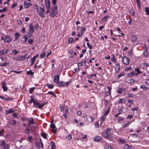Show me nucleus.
I'll list each match as a JSON object with an SVG mask.
<instances>
[{
    "instance_id": "15",
    "label": "nucleus",
    "mask_w": 149,
    "mask_h": 149,
    "mask_svg": "<svg viewBox=\"0 0 149 149\" xmlns=\"http://www.w3.org/2000/svg\"><path fill=\"white\" fill-rule=\"evenodd\" d=\"M1 39L3 40L4 42H9L12 40L11 38H1Z\"/></svg>"
},
{
    "instance_id": "19",
    "label": "nucleus",
    "mask_w": 149,
    "mask_h": 149,
    "mask_svg": "<svg viewBox=\"0 0 149 149\" xmlns=\"http://www.w3.org/2000/svg\"><path fill=\"white\" fill-rule=\"evenodd\" d=\"M140 88H142L144 90H149V87L143 85L140 86Z\"/></svg>"
},
{
    "instance_id": "62",
    "label": "nucleus",
    "mask_w": 149,
    "mask_h": 149,
    "mask_svg": "<svg viewBox=\"0 0 149 149\" xmlns=\"http://www.w3.org/2000/svg\"><path fill=\"white\" fill-rule=\"evenodd\" d=\"M139 108L137 107H135L134 108L132 109V110L133 111H137L138 110Z\"/></svg>"
},
{
    "instance_id": "56",
    "label": "nucleus",
    "mask_w": 149,
    "mask_h": 149,
    "mask_svg": "<svg viewBox=\"0 0 149 149\" xmlns=\"http://www.w3.org/2000/svg\"><path fill=\"white\" fill-rule=\"evenodd\" d=\"M128 54L129 56H132V49L130 50Z\"/></svg>"
},
{
    "instance_id": "6",
    "label": "nucleus",
    "mask_w": 149,
    "mask_h": 149,
    "mask_svg": "<svg viewBox=\"0 0 149 149\" xmlns=\"http://www.w3.org/2000/svg\"><path fill=\"white\" fill-rule=\"evenodd\" d=\"M46 8L47 10L46 13L48 14L49 12L50 3L49 0H45Z\"/></svg>"
},
{
    "instance_id": "26",
    "label": "nucleus",
    "mask_w": 149,
    "mask_h": 149,
    "mask_svg": "<svg viewBox=\"0 0 149 149\" xmlns=\"http://www.w3.org/2000/svg\"><path fill=\"white\" fill-rule=\"evenodd\" d=\"M9 123L12 125H14L16 124V121L15 120L13 121H10L9 122Z\"/></svg>"
},
{
    "instance_id": "48",
    "label": "nucleus",
    "mask_w": 149,
    "mask_h": 149,
    "mask_svg": "<svg viewBox=\"0 0 149 149\" xmlns=\"http://www.w3.org/2000/svg\"><path fill=\"white\" fill-rule=\"evenodd\" d=\"M12 53L14 55H16L18 53V51L14 50L13 51Z\"/></svg>"
},
{
    "instance_id": "61",
    "label": "nucleus",
    "mask_w": 149,
    "mask_h": 149,
    "mask_svg": "<svg viewBox=\"0 0 149 149\" xmlns=\"http://www.w3.org/2000/svg\"><path fill=\"white\" fill-rule=\"evenodd\" d=\"M33 40L32 39H30L28 40V43L30 44H32L33 43Z\"/></svg>"
},
{
    "instance_id": "2",
    "label": "nucleus",
    "mask_w": 149,
    "mask_h": 149,
    "mask_svg": "<svg viewBox=\"0 0 149 149\" xmlns=\"http://www.w3.org/2000/svg\"><path fill=\"white\" fill-rule=\"evenodd\" d=\"M37 11L39 15L41 17L43 18L45 17L43 13V12L45 11V7L44 6H42V7H40L39 9L38 10V9Z\"/></svg>"
},
{
    "instance_id": "46",
    "label": "nucleus",
    "mask_w": 149,
    "mask_h": 149,
    "mask_svg": "<svg viewBox=\"0 0 149 149\" xmlns=\"http://www.w3.org/2000/svg\"><path fill=\"white\" fill-rule=\"evenodd\" d=\"M105 149H114L111 146L108 145L107 146H106V148Z\"/></svg>"
},
{
    "instance_id": "50",
    "label": "nucleus",
    "mask_w": 149,
    "mask_h": 149,
    "mask_svg": "<svg viewBox=\"0 0 149 149\" xmlns=\"http://www.w3.org/2000/svg\"><path fill=\"white\" fill-rule=\"evenodd\" d=\"M105 130L107 131V132H109V133L111 134V128H108Z\"/></svg>"
},
{
    "instance_id": "51",
    "label": "nucleus",
    "mask_w": 149,
    "mask_h": 149,
    "mask_svg": "<svg viewBox=\"0 0 149 149\" xmlns=\"http://www.w3.org/2000/svg\"><path fill=\"white\" fill-rule=\"evenodd\" d=\"M7 9L6 8H4L0 10V13L4 12L6 11Z\"/></svg>"
},
{
    "instance_id": "53",
    "label": "nucleus",
    "mask_w": 149,
    "mask_h": 149,
    "mask_svg": "<svg viewBox=\"0 0 149 149\" xmlns=\"http://www.w3.org/2000/svg\"><path fill=\"white\" fill-rule=\"evenodd\" d=\"M39 143L41 145V147L42 148L43 147V144L42 143V141L40 138Z\"/></svg>"
},
{
    "instance_id": "37",
    "label": "nucleus",
    "mask_w": 149,
    "mask_h": 149,
    "mask_svg": "<svg viewBox=\"0 0 149 149\" xmlns=\"http://www.w3.org/2000/svg\"><path fill=\"white\" fill-rule=\"evenodd\" d=\"M130 122H128L127 123H126V124L123 125V128H125L127 127H128L130 124Z\"/></svg>"
},
{
    "instance_id": "27",
    "label": "nucleus",
    "mask_w": 149,
    "mask_h": 149,
    "mask_svg": "<svg viewBox=\"0 0 149 149\" xmlns=\"http://www.w3.org/2000/svg\"><path fill=\"white\" fill-rule=\"evenodd\" d=\"M109 16L108 15H106L105 17H104L102 19V22H105L107 19L108 18Z\"/></svg>"
},
{
    "instance_id": "47",
    "label": "nucleus",
    "mask_w": 149,
    "mask_h": 149,
    "mask_svg": "<svg viewBox=\"0 0 149 149\" xmlns=\"http://www.w3.org/2000/svg\"><path fill=\"white\" fill-rule=\"evenodd\" d=\"M125 74L123 72L120 73L118 75V78H119L122 76H124Z\"/></svg>"
},
{
    "instance_id": "21",
    "label": "nucleus",
    "mask_w": 149,
    "mask_h": 149,
    "mask_svg": "<svg viewBox=\"0 0 149 149\" xmlns=\"http://www.w3.org/2000/svg\"><path fill=\"white\" fill-rule=\"evenodd\" d=\"M14 112L13 110L9 109V110H6V115H7L8 114L12 113Z\"/></svg>"
},
{
    "instance_id": "17",
    "label": "nucleus",
    "mask_w": 149,
    "mask_h": 149,
    "mask_svg": "<svg viewBox=\"0 0 149 149\" xmlns=\"http://www.w3.org/2000/svg\"><path fill=\"white\" fill-rule=\"evenodd\" d=\"M65 82L63 81H61L60 82H58L57 83V84L60 87H63L64 86Z\"/></svg>"
},
{
    "instance_id": "1",
    "label": "nucleus",
    "mask_w": 149,
    "mask_h": 149,
    "mask_svg": "<svg viewBox=\"0 0 149 149\" xmlns=\"http://www.w3.org/2000/svg\"><path fill=\"white\" fill-rule=\"evenodd\" d=\"M57 7L56 6H54L51 9L49 15L52 17H54L57 14Z\"/></svg>"
},
{
    "instance_id": "57",
    "label": "nucleus",
    "mask_w": 149,
    "mask_h": 149,
    "mask_svg": "<svg viewBox=\"0 0 149 149\" xmlns=\"http://www.w3.org/2000/svg\"><path fill=\"white\" fill-rule=\"evenodd\" d=\"M95 127L98 128L99 127V124L98 122H95Z\"/></svg>"
},
{
    "instance_id": "60",
    "label": "nucleus",
    "mask_w": 149,
    "mask_h": 149,
    "mask_svg": "<svg viewBox=\"0 0 149 149\" xmlns=\"http://www.w3.org/2000/svg\"><path fill=\"white\" fill-rule=\"evenodd\" d=\"M110 110V108H109V109L107 110L105 113L104 114V116H106L107 115L108 113H109Z\"/></svg>"
},
{
    "instance_id": "40",
    "label": "nucleus",
    "mask_w": 149,
    "mask_h": 149,
    "mask_svg": "<svg viewBox=\"0 0 149 149\" xmlns=\"http://www.w3.org/2000/svg\"><path fill=\"white\" fill-rule=\"evenodd\" d=\"M111 60L113 62H115L116 61L115 56L114 55H113L112 57L111 58Z\"/></svg>"
},
{
    "instance_id": "41",
    "label": "nucleus",
    "mask_w": 149,
    "mask_h": 149,
    "mask_svg": "<svg viewBox=\"0 0 149 149\" xmlns=\"http://www.w3.org/2000/svg\"><path fill=\"white\" fill-rule=\"evenodd\" d=\"M66 139H68V140H70L72 139V136L71 134H69L66 137Z\"/></svg>"
},
{
    "instance_id": "9",
    "label": "nucleus",
    "mask_w": 149,
    "mask_h": 149,
    "mask_svg": "<svg viewBox=\"0 0 149 149\" xmlns=\"http://www.w3.org/2000/svg\"><path fill=\"white\" fill-rule=\"evenodd\" d=\"M32 4L26 1H25L24 3V8H28L30 7L32 5Z\"/></svg>"
},
{
    "instance_id": "38",
    "label": "nucleus",
    "mask_w": 149,
    "mask_h": 149,
    "mask_svg": "<svg viewBox=\"0 0 149 149\" xmlns=\"http://www.w3.org/2000/svg\"><path fill=\"white\" fill-rule=\"evenodd\" d=\"M46 54V53L45 52L42 53L40 55V57L41 58H44L45 57Z\"/></svg>"
},
{
    "instance_id": "29",
    "label": "nucleus",
    "mask_w": 149,
    "mask_h": 149,
    "mask_svg": "<svg viewBox=\"0 0 149 149\" xmlns=\"http://www.w3.org/2000/svg\"><path fill=\"white\" fill-rule=\"evenodd\" d=\"M125 102V99H119L118 101V103L119 104H122V103Z\"/></svg>"
},
{
    "instance_id": "25",
    "label": "nucleus",
    "mask_w": 149,
    "mask_h": 149,
    "mask_svg": "<svg viewBox=\"0 0 149 149\" xmlns=\"http://www.w3.org/2000/svg\"><path fill=\"white\" fill-rule=\"evenodd\" d=\"M135 74V72H132L128 74L127 76L129 77H131L132 76L134 75Z\"/></svg>"
},
{
    "instance_id": "4",
    "label": "nucleus",
    "mask_w": 149,
    "mask_h": 149,
    "mask_svg": "<svg viewBox=\"0 0 149 149\" xmlns=\"http://www.w3.org/2000/svg\"><path fill=\"white\" fill-rule=\"evenodd\" d=\"M47 103V102L46 103H43L42 104H41L39 102L36 101H34V107H37L38 108L41 109Z\"/></svg>"
},
{
    "instance_id": "34",
    "label": "nucleus",
    "mask_w": 149,
    "mask_h": 149,
    "mask_svg": "<svg viewBox=\"0 0 149 149\" xmlns=\"http://www.w3.org/2000/svg\"><path fill=\"white\" fill-rule=\"evenodd\" d=\"M35 88L34 87H32L30 88L29 90V92L31 94L33 92L34 90H35Z\"/></svg>"
},
{
    "instance_id": "39",
    "label": "nucleus",
    "mask_w": 149,
    "mask_h": 149,
    "mask_svg": "<svg viewBox=\"0 0 149 149\" xmlns=\"http://www.w3.org/2000/svg\"><path fill=\"white\" fill-rule=\"evenodd\" d=\"M5 54H6L5 52V49H3L1 50H0V55H3Z\"/></svg>"
},
{
    "instance_id": "45",
    "label": "nucleus",
    "mask_w": 149,
    "mask_h": 149,
    "mask_svg": "<svg viewBox=\"0 0 149 149\" xmlns=\"http://www.w3.org/2000/svg\"><path fill=\"white\" fill-rule=\"evenodd\" d=\"M119 142L122 143H126V142L124 139H120L119 140Z\"/></svg>"
},
{
    "instance_id": "14",
    "label": "nucleus",
    "mask_w": 149,
    "mask_h": 149,
    "mask_svg": "<svg viewBox=\"0 0 149 149\" xmlns=\"http://www.w3.org/2000/svg\"><path fill=\"white\" fill-rule=\"evenodd\" d=\"M29 31L31 33H33L34 31V27L32 23H31L29 25Z\"/></svg>"
},
{
    "instance_id": "42",
    "label": "nucleus",
    "mask_w": 149,
    "mask_h": 149,
    "mask_svg": "<svg viewBox=\"0 0 149 149\" xmlns=\"http://www.w3.org/2000/svg\"><path fill=\"white\" fill-rule=\"evenodd\" d=\"M8 63L6 62L4 63H0V66H1L3 67L6 66L8 64Z\"/></svg>"
},
{
    "instance_id": "23",
    "label": "nucleus",
    "mask_w": 149,
    "mask_h": 149,
    "mask_svg": "<svg viewBox=\"0 0 149 149\" xmlns=\"http://www.w3.org/2000/svg\"><path fill=\"white\" fill-rule=\"evenodd\" d=\"M31 97V100L29 102V103H31L32 102H33L34 103V101H36V100H34L33 97L32 96H31L30 97Z\"/></svg>"
},
{
    "instance_id": "28",
    "label": "nucleus",
    "mask_w": 149,
    "mask_h": 149,
    "mask_svg": "<svg viewBox=\"0 0 149 149\" xmlns=\"http://www.w3.org/2000/svg\"><path fill=\"white\" fill-rule=\"evenodd\" d=\"M127 82L129 83H131L132 84H133L134 82V81L133 79H129L127 81Z\"/></svg>"
},
{
    "instance_id": "63",
    "label": "nucleus",
    "mask_w": 149,
    "mask_h": 149,
    "mask_svg": "<svg viewBox=\"0 0 149 149\" xmlns=\"http://www.w3.org/2000/svg\"><path fill=\"white\" fill-rule=\"evenodd\" d=\"M132 68L131 67H128L126 68L125 69V71H127L131 69Z\"/></svg>"
},
{
    "instance_id": "20",
    "label": "nucleus",
    "mask_w": 149,
    "mask_h": 149,
    "mask_svg": "<svg viewBox=\"0 0 149 149\" xmlns=\"http://www.w3.org/2000/svg\"><path fill=\"white\" fill-rule=\"evenodd\" d=\"M101 139V137L96 136L94 138V140L95 141H99Z\"/></svg>"
},
{
    "instance_id": "16",
    "label": "nucleus",
    "mask_w": 149,
    "mask_h": 149,
    "mask_svg": "<svg viewBox=\"0 0 149 149\" xmlns=\"http://www.w3.org/2000/svg\"><path fill=\"white\" fill-rule=\"evenodd\" d=\"M117 111H118V113H117L114 116V117H116L119 115L121 114V112L123 111L121 109H117Z\"/></svg>"
},
{
    "instance_id": "35",
    "label": "nucleus",
    "mask_w": 149,
    "mask_h": 149,
    "mask_svg": "<svg viewBox=\"0 0 149 149\" xmlns=\"http://www.w3.org/2000/svg\"><path fill=\"white\" fill-rule=\"evenodd\" d=\"M41 136L44 139H46L47 138V134L45 132H42L41 133Z\"/></svg>"
},
{
    "instance_id": "36",
    "label": "nucleus",
    "mask_w": 149,
    "mask_h": 149,
    "mask_svg": "<svg viewBox=\"0 0 149 149\" xmlns=\"http://www.w3.org/2000/svg\"><path fill=\"white\" fill-rule=\"evenodd\" d=\"M122 91V88H118V89L117 90V92L118 93L121 94Z\"/></svg>"
},
{
    "instance_id": "30",
    "label": "nucleus",
    "mask_w": 149,
    "mask_h": 149,
    "mask_svg": "<svg viewBox=\"0 0 149 149\" xmlns=\"http://www.w3.org/2000/svg\"><path fill=\"white\" fill-rule=\"evenodd\" d=\"M145 11L147 15H149V8L148 7H146Z\"/></svg>"
},
{
    "instance_id": "13",
    "label": "nucleus",
    "mask_w": 149,
    "mask_h": 149,
    "mask_svg": "<svg viewBox=\"0 0 149 149\" xmlns=\"http://www.w3.org/2000/svg\"><path fill=\"white\" fill-rule=\"evenodd\" d=\"M59 79V76L58 75H56L55 76L54 78V82L57 83L58 82V81Z\"/></svg>"
},
{
    "instance_id": "12",
    "label": "nucleus",
    "mask_w": 149,
    "mask_h": 149,
    "mask_svg": "<svg viewBox=\"0 0 149 149\" xmlns=\"http://www.w3.org/2000/svg\"><path fill=\"white\" fill-rule=\"evenodd\" d=\"M28 121L29 126H30L31 124H33L34 123V120L32 117L29 118L28 119Z\"/></svg>"
},
{
    "instance_id": "8",
    "label": "nucleus",
    "mask_w": 149,
    "mask_h": 149,
    "mask_svg": "<svg viewBox=\"0 0 149 149\" xmlns=\"http://www.w3.org/2000/svg\"><path fill=\"white\" fill-rule=\"evenodd\" d=\"M102 135L103 136L105 137L110 138H111V135L107 131L105 130V131L103 132Z\"/></svg>"
},
{
    "instance_id": "3",
    "label": "nucleus",
    "mask_w": 149,
    "mask_h": 149,
    "mask_svg": "<svg viewBox=\"0 0 149 149\" xmlns=\"http://www.w3.org/2000/svg\"><path fill=\"white\" fill-rule=\"evenodd\" d=\"M27 55V54H26L24 56L22 55H19L17 57H14L13 59L16 61H23L25 59L26 56Z\"/></svg>"
},
{
    "instance_id": "49",
    "label": "nucleus",
    "mask_w": 149,
    "mask_h": 149,
    "mask_svg": "<svg viewBox=\"0 0 149 149\" xmlns=\"http://www.w3.org/2000/svg\"><path fill=\"white\" fill-rule=\"evenodd\" d=\"M52 131L54 134H56L57 132V128L56 127V128L52 129Z\"/></svg>"
},
{
    "instance_id": "52",
    "label": "nucleus",
    "mask_w": 149,
    "mask_h": 149,
    "mask_svg": "<svg viewBox=\"0 0 149 149\" xmlns=\"http://www.w3.org/2000/svg\"><path fill=\"white\" fill-rule=\"evenodd\" d=\"M17 5V4L16 3H14L11 6V8L12 9L13 8L15 7H16Z\"/></svg>"
},
{
    "instance_id": "44",
    "label": "nucleus",
    "mask_w": 149,
    "mask_h": 149,
    "mask_svg": "<svg viewBox=\"0 0 149 149\" xmlns=\"http://www.w3.org/2000/svg\"><path fill=\"white\" fill-rule=\"evenodd\" d=\"M135 71L137 72V73L136 74L137 75L141 73V72L139 70V69L138 68H136L135 69Z\"/></svg>"
},
{
    "instance_id": "7",
    "label": "nucleus",
    "mask_w": 149,
    "mask_h": 149,
    "mask_svg": "<svg viewBox=\"0 0 149 149\" xmlns=\"http://www.w3.org/2000/svg\"><path fill=\"white\" fill-rule=\"evenodd\" d=\"M130 60L129 58L126 56H124L123 58V64L126 65H128L130 63Z\"/></svg>"
},
{
    "instance_id": "18",
    "label": "nucleus",
    "mask_w": 149,
    "mask_h": 149,
    "mask_svg": "<svg viewBox=\"0 0 149 149\" xmlns=\"http://www.w3.org/2000/svg\"><path fill=\"white\" fill-rule=\"evenodd\" d=\"M51 149H56V146L54 142L52 141L51 142Z\"/></svg>"
},
{
    "instance_id": "5",
    "label": "nucleus",
    "mask_w": 149,
    "mask_h": 149,
    "mask_svg": "<svg viewBox=\"0 0 149 149\" xmlns=\"http://www.w3.org/2000/svg\"><path fill=\"white\" fill-rule=\"evenodd\" d=\"M0 145L1 148L2 149H9L10 147L9 145L6 143L4 141H2Z\"/></svg>"
},
{
    "instance_id": "64",
    "label": "nucleus",
    "mask_w": 149,
    "mask_h": 149,
    "mask_svg": "<svg viewBox=\"0 0 149 149\" xmlns=\"http://www.w3.org/2000/svg\"><path fill=\"white\" fill-rule=\"evenodd\" d=\"M73 41V38H70L68 40V43H72Z\"/></svg>"
},
{
    "instance_id": "11",
    "label": "nucleus",
    "mask_w": 149,
    "mask_h": 149,
    "mask_svg": "<svg viewBox=\"0 0 149 149\" xmlns=\"http://www.w3.org/2000/svg\"><path fill=\"white\" fill-rule=\"evenodd\" d=\"M38 56V55H36L33 57L31 59V64L30 65V66H31L33 65L35 62L36 59L37 57Z\"/></svg>"
},
{
    "instance_id": "24",
    "label": "nucleus",
    "mask_w": 149,
    "mask_h": 149,
    "mask_svg": "<svg viewBox=\"0 0 149 149\" xmlns=\"http://www.w3.org/2000/svg\"><path fill=\"white\" fill-rule=\"evenodd\" d=\"M130 13L132 15V16H134L135 15V11L133 9H131L130 10Z\"/></svg>"
},
{
    "instance_id": "43",
    "label": "nucleus",
    "mask_w": 149,
    "mask_h": 149,
    "mask_svg": "<svg viewBox=\"0 0 149 149\" xmlns=\"http://www.w3.org/2000/svg\"><path fill=\"white\" fill-rule=\"evenodd\" d=\"M83 33L80 31V32H79L78 34H77V35L79 37H81L82 36Z\"/></svg>"
},
{
    "instance_id": "33",
    "label": "nucleus",
    "mask_w": 149,
    "mask_h": 149,
    "mask_svg": "<svg viewBox=\"0 0 149 149\" xmlns=\"http://www.w3.org/2000/svg\"><path fill=\"white\" fill-rule=\"evenodd\" d=\"M130 146L127 144H125L123 146V148L125 149H130Z\"/></svg>"
},
{
    "instance_id": "55",
    "label": "nucleus",
    "mask_w": 149,
    "mask_h": 149,
    "mask_svg": "<svg viewBox=\"0 0 149 149\" xmlns=\"http://www.w3.org/2000/svg\"><path fill=\"white\" fill-rule=\"evenodd\" d=\"M33 7L34 8L37 9V10H38V6L37 5V4H34L33 6Z\"/></svg>"
},
{
    "instance_id": "54",
    "label": "nucleus",
    "mask_w": 149,
    "mask_h": 149,
    "mask_svg": "<svg viewBox=\"0 0 149 149\" xmlns=\"http://www.w3.org/2000/svg\"><path fill=\"white\" fill-rule=\"evenodd\" d=\"M13 100V98L9 97L6 98L4 99V100L6 101L12 100Z\"/></svg>"
},
{
    "instance_id": "59",
    "label": "nucleus",
    "mask_w": 149,
    "mask_h": 149,
    "mask_svg": "<svg viewBox=\"0 0 149 149\" xmlns=\"http://www.w3.org/2000/svg\"><path fill=\"white\" fill-rule=\"evenodd\" d=\"M50 127L52 129H54L56 128L55 125L54 124H51L50 125Z\"/></svg>"
},
{
    "instance_id": "32",
    "label": "nucleus",
    "mask_w": 149,
    "mask_h": 149,
    "mask_svg": "<svg viewBox=\"0 0 149 149\" xmlns=\"http://www.w3.org/2000/svg\"><path fill=\"white\" fill-rule=\"evenodd\" d=\"M34 74V72H32V70H30L29 71L26 72V74L27 75L30 74L31 75H33Z\"/></svg>"
},
{
    "instance_id": "58",
    "label": "nucleus",
    "mask_w": 149,
    "mask_h": 149,
    "mask_svg": "<svg viewBox=\"0 0 149 149\" xmlns=\"http://www.w3.org/2000/svg\"><path fill=\"white\" fill-rule=\"evenodd\" d=\"M70 82V81L68 82H65V84H64V86H65V85H66V87H67L69 85Z\"/></svg>"
},
{
    "instance_id": "10",
    "label": "nucleus",
    "mask_w": 149,
    "mask_h": 149,
    "mask_svg": "<svg viewBox=\"0 0 149 149\" xmlns=\"http://www.w3.org/2000/svg\"><path fill=\"white\" fill-rule=\"evenodd\" d=\"M2 87L4 91H6L8 89L7 87L6 86V84L5 82H3L2 83Z\"/></svg>"
},
{
    "instance_id": "22",
    "label": "nucleus",
    "mask_w": 149,
    "mask_h": 149,
    "mask_svg": "<svg viewBox=\"0 0 149 149\" xmlns=\"http://www.w3.org/2000/svg\"><path fill=\"white\" fill-rule=\"evenodd\" d=\"M136 2L137 4L138 7L139 8V9H140L141 8V5L140 1L139 0H136Z\"/></svg>"
},
{
    "instance_id": "31",
    "label": "nucleus",
    "mask_w": 149,
    "mask_h": 149,
    "mask_svg": "<svg viewBox=\"0 0 149 149\" xmlns=\"http://www.w3.org/2000/svg\"><path fill=\"white\" fill-rule=\"evenodd\" d=\"M47 87L49 88L52 89L53 88V85L51 84H49V83L47 84Z\"/></svg>"
}]
</instances>
